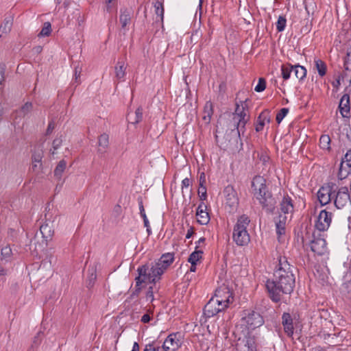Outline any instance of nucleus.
Listing matches in <instances>:
<instances>
[{"mask_svg": "<svg viewBox=\"0 0 351 351\" xmlns=\"http://www.w3.org/2000/svg\"><path fill=\"white\" fill-rule=\"evenodd\" d=\"M198 195L202 202H204L207 198L206 187H199Z\"/></svg>", "mask_w": 351, "mask_h": 351, "instance_id": "09e8293b", "label": "nucleus"}, {"mask_svg": "<svg viewBox=\"0 0 351 351\" xmlns=\"http://www.w3.org/2000/svg\"><path fill=\"white\" fill-rule=\"evenodd\" d=\"M32 107L33 105L32 102H26L23 106H22L21 112L23 116H25L32 111Z\"/></svg>", "mask_w": 351, "mask_h": 351, "instance_id": "a18cd8bd", "label": "nucleus"}, {"mask_svg": "<svg viewBox=\"0 0 351 351\" xmlns=\"http://www.w3.org/2000/svg\"><path fill=\"white\" fill-rule=\"evenodd\" d=\"M293 66L290 63L283 64L281 66V75L284 80H287L291 77L292 72H293Z\"/></svg>", "mask_w": 351, "mask_h": 351, "instance_id": "c85d7f7f", "label": "nucleus"}, {"mask_svg": "<svg viewBox=\"0 0 351 351\" xmlns=\"http://www.w3.org/2000/svg\"><path fill=\"white\" fill-rule=\"evenodd\" d=\"M151 319V317L148 314H145L142 316L141 321L143 323H148Z\"/></svg>", "mask_w": 351, "mask_h": 351, "instance_id": "338daca9", "label": "nucleus"}, {"mask_svg": "<svg viewBox=\"0 0 351 351\" xmlns=\"http://www.w3.org/2000/svg\"><path fill=\"white\" fill-rule=\"evenodd\" d=\"M80 73H81V69L80 70H78L77 68H75L74 76H75V80L77 84L80 83V82L78 81V78H80Z\"/></svg>", "mask_w": 351, "mask_h": 351, "instance_id": "69168bd1", "label": "nucleus"}, {"mask_svg": "<svg viewBox=\"0 0 351 351\" xmlns=\"http://www.w3.org/2000/svg\"><path fill=\"white\" fill-rule=\"evenodd\" d=\"M174 260V254L173 253H166L161 256V257L155 263L151 265L145 264L141 265V267L147 269V273L154 278L156 281L160 279V276L171 265Z\"/></svg>", "mask_w": 351, "mask_h": 351, "instance_id": "20e7f679", "label": "nucleus"}, {"mask_svg": "<svg viewBox=\"0 0 351 351\" xmlns=\"http://www.w3.org/2000/svg\"><path fill=\"white\" fill-rule=\"evenodd\" d=\"M181 335L179 332L171 333L167 336L162 345L163 351H176L182 345Z\"/></svg>", "mask_w": 351, "mask_h": 351, "instance_id": "9b49d317", "label": "nucleus"}, {"mask_svg": "<svg viewBox=\"0 0 351 351\" xmlns=\"http://www.w3.org/2000/svg\"><path fill=\"white\" fill-rule=\"evenodd\" d=\"M250 119L249 116L239 118V120L235 125V128H239L241 125H245Z\"/></svg>", "mask_w": 351, "mask_h": 351, "instance_id": "8fccbe9b", "label": "nucleus"}, {"mask_svg": "<svg viewBox=\"0 0 351 351\" xmlns=\"http://www.w3.org/2000/svg\"><path fill=\"white\" fill-rule=\"evenodd\" d=\"M147 269L145 267H141V266L138 267L137 272L138 275L135 278L136 285L134 290L130 295L131 298L138 296L142 289L141 285L143 283H156V281L150 276L149 273H147Z\"/></svg>", "mask_w": 351, "mask_h": 351, "instance_id": "39448f33", "label": "nucleus"}, {"mask_svg": "<svg viewBox=\"0 0 351 351\" xmlns=\"http://www.w3.org/2000/svg\"><path fill=\"white\" fill-rule=\"evenodd\" d=\"M237 351H256V343L254 337L239 338L236 344Z\"/></svg>", "mask_w": 351, "mask_h": 351, "instance_id": "2eb2a0df", "label": "nucleus"}, {"mask_svg": "<svg viewBox=\"0 0 351 351\" xmlns=\"http://www.w3.org/2000/svg\"><path fill=\"white\" fill-rule=\"evenodd\" d=\"M42 167V163H32V170L34 172H39Z\"/></svg>", "mask_w": 351, "mask_h": 351, "instance_id": "052dcab7", "label": "nucleus"}, {"mask_svg": "<svg viewBox=\"0 0 351 351\" xmlns=\"http://www.w3.org/2000/svg\"><path fill=\"white\" fill-rule=\"evenodd\" d=\"M351 167L344 165V161L342 160L340 163L339 171L337 173V178L339 180H343L348 177L350 173Z\"/></svg>", "mask_w": 351, "mask_h": 351, "instance_id": "7c9ffc66", "label": "nucleus"}, {"mask_svg": "<svg viewBox=\"0 0 351 351\" xmlns=\"http://www.w3.org/2000/svg\"><path fill=\"white\" fill-rule=\"evenodd\" d=\"M195 232V230H194V228L191 226L188 230H187V233H186V239H190L194 234Z\"/></svg>", "mask_w": 351, "mask_h": 351, "instance_id": "0e129e2a", "label": "nucleus"}, {"mask_svg": "<svg viewBox=\"0 0 351 351\" xmlns=\"http://www.w3.org/2000/svg\"><path fill=\"white\" fill-rule=\"evenodd\" d=\"M330 138L328 135L323 134L319 138V147L321 149L329 151L330 149Z\"/></svg>", "mask_w": 351, "mask_h": 351, "instance_id": "f704fd0d", "label": "nucleus"}, {"mask_svg": "<svg viewBox=\"0 0 351 351\" xmlns=\"http://www.w3.org/2000/svg\"><path fill=\"white\" fill-rule=\"evenodd\" d=\"M205 183H206V176H205L204 173H202L200 174V176L199 178V187H205Z\"/></svg>", "mask_w": 351, "mask_h": 351, "instance_id": "bf43d9fd", "label": "nucleus"}, {"mask_svg": "<svg viewBox=\"0 0 351 351\" xmlns=\"http://www.w3.org/2000/svg\"><path fill=\"white\" fill-rule=\"evenodd\" d=\"M248 109V106L247 104V100L245 101H241V105H239L238 104H236V109L234 113V119L237 117V118H241L243 117H247L246 110Z\"/></svg>", "mask_w": 351, "mask_h": 351, "instance_id": "bb28decb", "label": "nucleus"}, {"mask_svg": "<svg viewBox=\"0 0 351 351\" xmlns=\"http://www.w3.org/2000/svg\"><path fill=\"white\" fill-rule=\"evenodd\" d=\"M289 109L287 108H283L280 110V111L276 114V120L278 123H280L282 119L285 117V116L288 114Z\"/></svg>", "mask_w": 351, "mask_h": 351, "instance_id": "c03bdc74", "label": "nucleus"}, {"mask_svg": "<svg viewBox=\"0 0 351 351\" xmlns=\"http://www.w3.org/2000/svg\"><path fill=\"white\" fill-rule=\"evenodd\" d=\"M271 121L270 111L268 109H265L262 111L258 116L257 119L255 122V130L257 132H261L266 123H269Z\"/></svg>", "mask_w": 351, "mask_h": 351, "instance_id": "f3484780", "label": "nucleus"}, {"mask_svg": "<svg viewBox=\"0 0 351 351\" xmlns=\"http://www.w3.org/2000/svg\"><path fill=\"white\" fill-rule=\"evenodd\" d=\"M293 72L295 78L300 81L303 80L306 75V69L305 67L299 64L294 65Z\"/></svg>", "mask_w": 351, "mask_h": 351, "instance_id": "2f4dec72", "label": "nucleus"}, {"mask_svg": "<svg viewBox=\"0 0 351 351\" xmlns=\"http://www.w3.org/2000/svg\"><path fill=\"white\" fill-rule=\"evenodd\" d=\"M115 75L117 80L123 81L125 76L126 66L123 61H118L115 66Z\"/></svg>", "mask_w": 351, "mask_h": 351, "instance_id": "cd10ccee", "label": "nucleus"}, {"mask_svg": "<svg viewBox=\"0 0 351 351\" xmlns=\"http://www.w3.org/2000/svg\"><path fill=\"white\" fill-rule=\"evenodd\" d=\"M131 16L132 12L127 8L123 10H121V14L119 16V21L121 23L122 28H125V27L130 23L131 22Z\"/></svg>", "mask_w": 351, "mask_h": 351, "instance_id": "a878e982", "label": "nucleus"}, {"mask_svg": "<svg viewBox=\"0 0 351 351\" xmlns=\"http://www.w3.org/2000/svg\"><path fill=\"white\" fill-rule=\"evenodd\" d=\"M250 222V218L245 215L237 219L233 228L232 239L238 246L247 245L250 241V236L247 230Z\"/></svg>", "mask_w": 351, "mask_h": 351, "instance_id": "7ed1b4c3", "label": "nucleus"}, {"mask_svg": "<svg viewBox=\"0 0 351 351\" xmlns=\"http://www.w3.org/2000/svg\"><path fill=\"white\" fill-rule=\"evenodd\" d=\"M342 160L344 161V163H346V166L351 167V149L348 150Z\"/></svg>", "mask_w": 351, "mask_h": 351, "instance_id": "5fc2aeb1", "label": "nucleus"}, {"mask_svg": "<svg viewBox=\"0 0 351 351\" xmlns=\"http://www.w3.org/2000/svg\"><path fill=\"white\" fill-rule=\"evenodd\" d=\"M40 232L46 244H47V242L52 239L53 234V230L51 226L48 223H44L40 226Z\"/></svg>", "mask_w": 351, "mask_h": 351, "instance_id": "4be33fe9", "label": "nucleus"}, {"mask_svg": "<svg viewBox=\"0 0 351 351\" xmlns=\"http://www.w3.org/2000/svg\"><path fill=\"white\" fill-rule=\"evenodd\" d=\"M143 119V109L141 108H138L135 111V119L132 123L135 124L141 121Z\"/></svg>", "mask_w": 351, "mask_h": 351, "instance_id": "de8ad7c7", "label": "nucleus"}, {"mask_svg": "<svg viewBox=\"0 0 351 351\" xmlns=\"http://www.w3.org/2000/svg\"><path fill=\"white\" fill-rule=\"evenodd\" d=\"M43 153L41 149L35 150L32 156V163H42Z\"/></svg>", "mask_w": 351, "mask_h": 351, "instance_id": "4c0bfd02", "label": "nucleus"}, {"mask_svg": "<svg viewBox=\"0 0 351 351\" xmlns=\"http://www.w3.org/2000/svg\"><path fill=\"white\" fill-rule=\"evenodd\" d=\"M66 167V162L64 160H60L57 165L55 170H54V176L58 179H60L62 175V173L64 171Z\"/></svg>", "mask_w": 351, "mask_h": 351, "instance_id": "72a5a7b5", "label": "nucleus"}, {"mask_svg": "<svg viewBox=\"0 0 351 351\" xmlns=\"http://www.w3.org/2000/svg\"><path fill=\"white\" fill-rule=\"evenodd\" d=\"M266 88V80L263 77L258 79V84L255 86L254 90L256 92L261 93Z\"/></svg>", "mask_w": 351, "mask_h": 351, "instance_id": "37998d69", "label": "nucleus"}, {"mask_svg": "<svg viewBox=\"0 0 351 351\" xmlns=\"http://www.w3.org/2000/svg\"><path fill=\"white\" fill-rule=\"evenodd\" d=\"M96 278H97L96 270H95V269H92L91 272H90L88 279L87 280V287L91 288L93 286Z\"/></svg>", "mask_w": 351, "mask_h": 351, "instance_id": "79ce46f5", "label": "nucleus"}, {"mask_svg": "<svg viewBox=\"0 0 351 351\" xmlns=\"http://www.w3.org/2000/svg\"><path fill=\"white\" fill-rule=\"evenodd\" d=\"M223 195L226 199V205L229 206L231 210L237 208L239 205L237 193L232 185H228L223 189Z\"/></svg>", "mask_w": 351, "mask_h": 351, "instance_id": "ddd939ff", "label": "nucleus"}, {"mask_svg": "<svg viewBox=\"0 0 351 351\" xmlns=\"http://www.w3.org/2000/svg\"><path fill=\"white\" fill-rule=\"evenodd\" d=\"M191 184V180L189 178H186L182 182V189H183L184 187L187 188Z\"/></svg>", "mask_w": 351, "mask_h": 351, "instance_id": "680f3d73", "label": "nucleus"}, {"mask_svg": "<svg viewBox=\"0 0 351 351\" xmlns=\"http://www.w3.org/2000/svg\"><path fill=\"white\" fill-rule=\"evenodd\" d=\"M287 217L282 215H279L278 219L276 220V233L279 236L285 233V226Z\"/></svg>", "mask_w": 351, "mask_h": 351, "instance_id": "5701e85b", "label": "nucleus"}, {"mask_svg": "<svg viewBox=\"0 0 351 351\" xmlns=\"http://www.w3.org/2000/svg\"><path fill=\"white\" fill-rule=\"evenodd\" d=\"M252 189L254 197L258 201L263 210L267 213H274L276 200L268 190L266 180L261 176H256L252 181Z\"/></svg>", "mask_w": 351, "mask_h": 351, "instance_id": "f03ea898", "label": "nucleus"}, {"mask_svg": "<svg viewBox=\"0 0 351 351\" xmlns=\"http://www.w3.org/2000/svg\"><path fill=\"white\" fill-rule=\"evenodd\" d=\"M287 20L285 16H280L276 23V29L278 32H282L286 27Z\"/></svg>", "mask_w": 351, "mask_h": 351, "instance_id": "a19ab883", "label": "nucleus"}, {"mask_svg": "<svg viewBox=\"0 0 351 351\" xmlns=\"http://www.w3.org/2000/svg\"><path fill=\"white\" fill-rule=\"evenodd\" d=\"M155 342L153 341L150 343H148L145 346V348H147L148 351H160L162 349V347L160 346H154Z\"/></svg>", "mask_w": 351, "mask_h": 351, "instance_id": "864d4df0", "label": "nucleus"}, {"mask_svg": "<svg viewBox=\"0 0 351 351\" xmlns=\"http://www.w3.org/2000/svg\"><path fill=\"white\" fill-rule=\"evenodd\" d=\"M282 325L285 333L289 337H293L294 333L293 319L290 313H283L282 315Z\"/></svg>", "mask_w": 351, "mask_h": 351, "instance_id": "dca6fc26", "label": "nucleus"}, {"mask_svg": "<svg viewBox=\"0 0 351 351\" xmlns=\"http://www.w3.org/2000/svg\"><path fill=\"white\" fill-rule=\"evenodd\" d=\"M334 204L338 209H341L351 204L350 195L348 189L346 186L340 187L338 191L334 193Z\"/></svg>", "mask_w": 351, "mask_h": 351, "instance_id": "6e6552de", "label": "nucleus"}, {"mask_svg": "<svg viewBox=\"0 0 351 351\" xmlns=\"http://www.w3.org/2000/svg\"><path fill=\"white\" fill-rule=\"evenodd\" d=\"M313 239L310 241V247L312 252L319 256H322L327 252V243L326 240L321 237L320 232L313 233Z\"/></svg>", "mask_w": 351, "mask_h": 351, "instance_id": "0eeeda50", "label": "nucleus"}, {"mask_svg": "<svg viewBox=\"0 0 351 351\" xmlns=\"http://www.w3.org/2000/svg\"><path fill=\"white\" fill-rule=\"evenodd\" d=\"M5 65L0 64V85H2L5 80Z\"/></svg>", "mask_w": 351, "mask_h": 351, "instance_id": "6e6d98bb", "label": "nucleus"}, {"mask_svg": "<svg viewBox=\"0 0 351 351\" xmlns=\"http://www.w3.org/2000/svg\"><path fill=\"white\" fill-rule=\"evenodd\" d=\"M12 255V251L9 245H6L1 249V256L3 259L8 261L10 260Z\"/></svg>", "mask_w": 351, "mask_h": 351, "instance_id": "e433bc0d", "label": "nucleus"}, {"mask_svg": "<svg viewBox=\"0 0 351 351\" xmlns=\"http://www.w3.org/2000/svg\"><path fill=\"white\" fill-rule=\"evenodd\" d=\"M350 66H351V63L348 62V60L347 59L345 60L344 61V68H345V71L343 72V73L342 74V78L343 79L346 76L348 75V73L347 72L350 71Z\"/></svg>", "mask_w": 351, "mask_h": 351, "instance_id": "13d9d810", "label": "nucleus"}, {"mask_svg": "<svg viewBox=\"0 0 351 351\" xmlns=\"http://www.w3.org/2000/svg\"><path fill=\"white\" fill-rule=\"evenodd\" d=\"M202 254L203 251L202 250L195 249V250L190 254L188 261L191 265H196L197 262L202 258Z\"/></svg>", "mask_w": 351, "mask_h": 351, "instance_id": "c9c22d12", "label": "nucleus"}, {"mask_svg": "<svg viewBox=\"0 0 351 351\" xmlns=\"http://www.w3.org/2000/svg\"><path fill=\"white\" fill-rule=\"evenodd\" d=\"M51 26L49 22H45L44 23L43 27L42 28L38 36H48L51 34Z\"/></svg>", "mask_w": 351, "mask_h": 351, "instance_id": "ea45409f", "label": "nucleus"}, {"mask_svg": "<svg viewBox=\"0 0 351 351\" xmlns=\"http://www.w3.org/2000/svg\"><path fill=\"white\" fill-rule=\"evenodd\" d=\"M339 108L343 117H348L350 113V95L344 94L340 99Z\"/></svg>", "mask_w": 351, "mask_h": 351, "instance_id": "aec40b11", "label": "nucleus"}, {"mask_svg": "<svg viewBox=\"0 0 351 351\" xmlns=\"http://www.w3.org/2000/svg\"><path fill=\"white\" fill-rule=\"evenodd\" d=\"M295 267L286 256H280L278 264L274 272V278L266 281L265 287L269 298L274 302H278L284 295H290L295 287Z\"/></svg>", "mask_w": 351, "mask_h": 351, "instance_id": "f257e3e1", "label": "nucleus"}, {"mask_svg": "<svg viewBox=\"0 0 351 351\" xmlns=\"http://www.w3.org/2000/svg\"><path fill=\"white\" fill-rule=\"evenodd\" d=\"M242 319L245 322L249 330H254L260 327L264 323V319L259 313L250 310L243 311Z\"/></svg>", "mask_w": 351, "mask_h": 351, "instance_id": "423d86ee", "label": "nucleus"}, {"mask_svg": "<svg viewBox=\"0 0 351 351\" xmlns=\"http://www.w3.org/2000/svg\"><path fill=\"white\" fill-rule=\"evenodd\" d=\"M55 128V122L53 121V119H51L49 122V124H48V126H47V130H46V135H50L53 130Z\"/></svg>", "mask_w": 351, "mask_h": 351, "instance_id": "4d7b16f0", "label": "nucleus"}, {"mask_svg": "<svg viewBox=\"0 0 351 351\" xmlns=\"http://www.w3.org/2000/svg\"><path fill=\"white\" fill-rule=\"evenodd\" d=\"M109 144V136L107 134L104 133L98 138L99 149L98 152H104Z\"/></svg>", "mask_w": 351, "mask_h": 351, "instance_id": "c756f323", "label": "nucleus"}, {"mask_svg": "<svg viewBox=\"0 0 351 351\" xmlns=\"http://www.w3.org/2000/svg\"><path fill=\"white\" fill-rule=\"evenodd\" d=\"M250 119L249 116L239 118V120L235 125V128H239L241 125H245Z\"/></svg>", "mask_w": 351, "mask_h": 351, "instance_id": "3c124183", "label": "nucleus"}, {"mask_svg": "<svg viewBox=\"0 0 351 351\" xmlns=\"http://www.w3.org/2000/svg\"><path fill=\"white\" fill-rule=\"evenodd\" d=\"M332 221V213L326 210H322L315 221V227L320 232L326 231L328 229Z\"/></svg>", "mask_w": 351, "mask_h": 351, "instance_id": "4468645a", "label": "nucleus"}, {"mask_svg": "<svg viewBox=\"0 0 351 351\" xmlns=\"http://www.w3.org/2000/svg\"><path fill=\"white\" fill-rule=\"evenodd\" d=\"M225 309H226L225 304H220L219 300L212 297L204 306V314L206 317H212Z\"/></svg>", "mask_w": 351, "mask_h": 351, "instance_id": "9d476101", "label": "nucleus"}, {"mask_svg": "<svg viewBox=\"0 0 351 351\" xmlns=\"http://www.w3.org/2000/svg\"><path fill=\"white\" fill-rule=\"evenodd\" d=\"M216 300L220 302V304L226 305L227 308L229 304L233 301V293L232 290L226 285H223L217 288L213 296Z\"/></svg>", "mask_w": 351, "mask_h": 351, "instance_id": "1a4fd4ad", "label": "nucleus"}, {"mask_svg": "<svg viewBox=\"0 0 351 351\" xmlns=\"http://www.w3.org/2000/svg\"><path fill=\"white\" fill-rule=\"evenodd\" d=\"M335 184L329 183L326 186H322L317 192V198L322 206L326 205L333 198L332 196L335 193L334 186Z\"/></svg>", "mask_w": 351, "mask_h": 351, "instance_id": "f8f14e48", "label": "nucleus"}, {"mask_svg": "<svg viewBox=\"0 0 351 351\" xmlns=\"http://www.w3.org/2000/svg\"><path fill=\"white\" fill-rule=\"evenodd\" d=\"M205 238L204 237H202L200 238L197 242L196 243V247H195V249L197 250L198 248L199 247H202V245H204L205 243Z\"/></svg>", "mask_w": 351, "mask_h": 351, "instance_id": "e2e57ef3", "label": "nucleus"}, {"mask_svg": "<svg viewBox=\"0 0 351 351\" xmlns=\"http://www.w3.org/2000/svg\"><path fill=\"white\" fill-rule=\"evenodd\" d=\"M315 65L319 76L323 77L326 73L327 66L326 63L319 59H315Z\"/></svg>", "mask_w": 351, "mask_h": 351, "instance_id": "473e14b6", "label": "nucleus"}, {"mask_svg": "<svg viewBox=\"0 0 351 351\" xmlns=\"http://www.w3.org/2000/svg\"><path fill=\"white\" fill-rule=\"evenodd\" d=\"M138 207H139V210H140V215L141 216V217L143 219L144 226H145V227L147 228V232L148 233V235H149L152 232H151V228L149 226V222L147 217V215L145 214V211L144 209L142 197L138 198Z\"/></svg>", "mask_w": 351, "mask_h": 351, "instance_id": "393cba45", "label": "nucleus"}, {"mask_svg": "<svg viewBox=\"0 0 351 351\" xmlns=\"http://www.w3.org/2000/svg\"><path fill=\"white\" fill-rule=\"evenodd\" d=\"M145 298L147 301L152 302L154 300L153 287H149L146 292Z\"/></svg>", "mask_w": 351, "mask_h": 351, "instance_id": "603ef678", "label": "nucleus"}, {"mask_svg": "<svg viewBox=\"0 0 351 351\" xmlns=\"http://www.w3.org/2000/svg\"><path fill=\"white\" fill-rule=\"evenodd\" d=\"M62 143V139L61 138V137L56 138L53 141L52 147L53 150L51 152L52 155L55 154V151L57 150L61 146Z\"/></svg>", "mask_w": 351, "mask_h": 351, "instance_id": "49530a36", "label": "nucleus"}, {"mask_svg": "<svg viewBox=\"0 0 351 351\" xmlns=\"http://www.w3.org/2000/svg\"><path fill=\"white\" fill-rule=\"evenodd\" d=\"M280 210L284 215L292 214L294 210L293 199L289 195H285L280 203Z\"/></svg>", "mask_w": 351, "mask_h": 351, "instance_id": "6ab92c4d", "label": "nucleus"}, {"mask_svg": "<svg viewBox=\"0 0 351 351\" xmlns=\"http://www.w3.org/2000/svg\"><path fill=\"white\" fill-rule=\"evenodd\" d=\"M154 8L156 14L160 17L162 21L164 18V8L162 3L160 1H156Z\"/></svg>", "mask_w": 351, "mask_h": 351, "instance_id": "58836bf2", "label": "nucleus"}, {"mask_svg": "<svg viewBox=\"0 0 351 351\" xmlns=\"http://www.w3.org/2000/svg\"><path fill=\"white\" fill-rule=\"evenodd\" d=\"M196 216L197 222L201 225H206L210 221V216L207 212V206L201 202L197 208Z\"/></svg>", "mask_w": 351, "mask_h": 351, "instance_id": "a211bd4d", "label": "nucleus"}, {"mask_svg": "<svg viewBox=\"0 0 351 351\" xmlns=\"http://www.w3.org/2000/svg\"><path fill=\"white\" fill-rule=\"evenodd\" d=\"M13 24V17L11 16L5 18L3 23L0 26V37L6 36L12 29Z\"/></svg>", "mask_w": 351, "mask_h": 351, "instance_id": "412c9836", "label": "nucleus"}, {"mask_svg": "<svg viewBox=\"0 0 351 351\" xmlns=\"http://www.w3.org/2000/svg\"><path fill=\"white\" fill-rule=\"evenodd\" d=\"M237 129V133L238 134V136L240 137L241 133L243 134L245 130V125H241L239 128Z\"/></svg>", "mask_w": 351, "mask_h": 351, "instance_id": "774afa93", "label": "nucleus"}, {"mask_svg": "<svg viewBox=\"0 0 351 351\" xmlns=\"http://www.w3.org/2000/svg\"><path fill=\"white\" fill-rule=\"evenodd\" d=\"M213 114V104L210 101H206L204 107L202 119L206 123H209Z\"/></svg>", "mask_w": 351, "mask_h": 351, "instance_id": "b1692460", "label": "nucleus"}]
</instances>
